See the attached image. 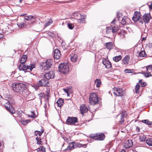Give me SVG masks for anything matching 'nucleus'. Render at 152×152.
I'll return each instance as SVG.
<instances>
[{"instance_id":"a211bd4d","label":"nucleus","mask_w":152,"mask_h":152,"mask_svg":"<svg viewBox=\"0 0 152 152\" xmlns=\"http://www.w3.org/2000/svg\"><path fill=\"white\" fill-rule=\"evenodd\" d=\"M127 115V113L125 111H122L121 120L119 121L120 124L124 122V118L126 117Z\"/></svg>"},{"instance_id":"e433bc0d","label":"nucleus","mask_w":152,"mask_h":152,"mask_svg":"<svg viewBox=\"0 0 152 152\" xmlns=\"http://www.w3.org/2000/svg\"><path fill=\"white\" fill-rule=\"evenodd\" d=\"M120 37L123 39L125 37V32L124 30L121 31L119 32Z\"/></svg>"},{"instance_id":"a878e982","label":"nucleus","mask_w":152,"mask_h":152,"mask_svg":"<svg viewBox=\"0 0 152 152\" xmlns=\"http://www.w3.org/2000/svg\"><path fill=\"white\" fill-rule=\"evenodd\" d=\"M4 106L5 107L7 110L10 111V102L8 100H6L5 103L4 104Z\"/></svg>"},{"instance_id":"6e6552de","label":"nucleus","mask_w":152,"mask_h":152,"mask_svg":"<svg viewBox=\"0 0 152 152\" xmlns=\"http://www.w3.org/2000/svg\"><path fill=\"white\" fill-rule=\"evenodd\" d=\"M118 29V27L114 25L113 26H111L107 28L106 33L107 34H112L116 32Z\"/></svg>"},{"instance_id":"13d9d810","label":"nucleus","mask_w":152,"mask_h":152,"mask_svg":"<svg viewBox=\"0 0 152 152\" xmlns=\"http://www.w3.org/2000/svg\"><path fill=\"white\" fill-rule=\"evenodd\" d=\"M3 37V35L2 34H0V39L2 38Z\"/></svg>"},{"instance_id":"473e14b6","label":"nucleus","mask_w":152,"mask_h":152,"mask_svg":"<svg viewBox=\"0 0 152 152\" xmlns=\"http://www.w3.org/2000/svg\"><path fill=\"white\" fill-rule=\"evenodd\" d=\"M53 23V20L50 19H49L45 23V26L46 27L50 25Z\"/></svg>"},{"instance_id":"c9c22d12","label":"nucleus","mask_w":152,"mask_h":152,"mask_svg":"<svg viewBox=\"0 0 152 152\" xmlns=\"http://www.w3.org/2000/svg\"><path fill=\"white\" fill-rule=\"evenodd\" d=\"M139 140L141 142H145V136L144 135H140L139 137Z\"/></svg>"},{"instance_id":"0e129e2a","label":"nucleus","mask_w":152,"mask_h":152,"mask_svg":"<svg viewBox=\"0 0 152 152\" xmlns=\"http://www.w3.org/2000/svg\"><path fill=\"white\" fill-rule=\"evenodd\" d=\"M114 22H115V20H113V21H112V22L111 23V24H112V23H113V24H114Z\"/></svg>"},{"instance_id":"37998d69","label":"nucleus","mask_w":152,"mask_h":152,"mask_svg":"<svg viewBox=\"0 0 152 152\" xmlns=\"http://www.w3.org/2000/svg\"><path fill=\"white\" fill-rule=\"evenodd\" d=\"M140 87V85L139 84H137L135 87V92L136 93H137L139 91V89Z\"/></svg>"},{"instance_id":"79ce46f5","label":"nucleus","mask_w":152,"mask_h":152,"mask_svg":"<svg viewBox=\"0 0 152 152\" xmlns=\"http://www.w3.org/2000/svg\"><path fill=\"white\" fill-rule=\"evenodd\" d=\"M142 122L147 125H151L152 124L151 122L149 121L148 120H143Z\"/></svg>"},{"instance_id":"f704fd0d","label":"nucleus","mask_w":152,"mask_h":152,"mask_svg":"<svg viewBox=\"0 0 152 152\" xmlns=\"http://www.w3.org/2000/svg\"><path fill=\"white\" fill-rule=\"evenodd\" d=\"M142 74L144 76L146 77H148L150 76H151L152 75L151 74L150 72H141Z\"/></svg>"},{"instance_id":"f03ea898","label":"nucleus","mask_w":152,"mask_h":152,"mask_svg":"<svg viewBox=\"0 0 152 152\" xmlns=\"http://www.w3.org/2000/svg\"><path fill=\"white\" fill-rule=\"evenodd\" d=\"M59 71L61 72L66 73L69 70L68 64L67 63H64L60 64L58 67Z\"/></svg>"},{"instance_id":"6e6d98bb","label":"nucleus","mask_w":152,"mask_h":152,"mask_svg":"<svg viewBox=\"0 0 152 152\" xmlns=\"http://www.w3.org/2000/svg\"><path fill=\"white\" fill-rule=\"evenodd\" d=\"M148 5L149 6L150 9L152 10V2L150 4H149V3H148Z\"/></svg>"},{"instance_id":"a19ab883","label":"nucleus","mask_w":152,"mask_h":152,"mask_svg":"<svg viewBox=\"0 0 152 152\" xmlns=\"http://www.w3.org/2000/svg\"><path fill=\"white\" fill-rule=\"evenodd\" d=\"M10 113L12 115L15 114V109L14 107L11 106H10Z\"/></svg>"},{"instance_id":"72a5a7b5","label":"nucleus","mask_w":152,"mask_h":152,"mask_svg":"<svg viewBox=\"0 0 152 152\" xmlns=\"http://www.w3.org/2000/svg\"><path fill=\"white\" fill-rule=\"evenodd\" d=\"M146 143L149 146H152V139L148 138L146 140Z\"/></svg>"},{"instance_id":"f8f14e48","label":"nucleus","mask_w":152,"mask_h":152,"mask_svg":"<svg viewBox=\"0 0 152 152\" xmlns=\"http://www.w3.org/2000/svg\"><path fill=\"white\" fill-rule=\"evenodd\" d=\"M55 76L54 72L53 71H50L46 73L44 76L46 79L49 80L53 78Z\"/></svg>"},{"instance_id":"603ef678","label":"nucleus","mask_w":152,"mask_h":152,"mask_svg":"<svg viewBox=\"0 0 152 152\" xmlns=\"http://www.w3.org/2000/svg\"><path fill=\"white\" fill-rule=\"evenodd\" d=\"M33 87H34V88L36 89L37 90L39 88V85H34L32 86Z\"/></svg>"},{"instance_id":"3c124183","label":"nucleus","mask_w":152,"mask_h":152,"mask_svg":"<svg viewBox=\"0 0 152 152\" xmlns=\"http://www.w3.org/2000/svg\"><path fill=\"white\" fill-rule=\"evenodd\" d=\"M17 25L19 27L21 28L24 27V24L23 23H18Z\"/></svg>"},{"instance_id":"c03bdc74","label":"nucleus","mask_w":152,"mask_h":152,"mask_svg":"<svg viewBox=\"0 0 152 152\" xmlns=\"http://www.w3.org/2000/svg\"><path fill=\"white\" fill-rule=\"evenodd\" d=\"M31 113L32 114V115H28V116L29 117H31L32 118H36V116L34 114V112L33 111H31Z\"/></svg>"},{"instance_id":"39448f33","label":"nucleus","mask_w":152,"mask_h":152,"mask_svg":"<svg viewBox=\"0 0 152 152\" xmlns=\"http://www.w3.org/2000/svg\"><path fill=\"white\" fill-rule=\"evenodd\" d=\"M53 60L51 59L47 60L45 62L43 63L42 65V69L44 70L49 69L52 65Z\"/></svg>"},{"instance_id":"393cba45","label":"nucleus","mask_w":152,"mask_h":152,"mask_svg":"<svg viewBox=\"0 0 152 152\" xmlns=\"http://www.w3.org/2000/svg\"><path fill=\"white\" fill-rule=\"evenodd\" d=\"M27 60V56L26 55H23L21 58L20 60L21 63H24Z\"/></svg>"},{"instance_id":"0eeeda50","label":"nucleus","mask_w":152,"mask_h":152,"mask_svg":"<svg viewBox=\"0 0 152 152\" xmlns=\"http://www.w3.org/2000/svg\"><path fill=\"white\" fill-rule=\"evenodd\" d=\"M91 137L93 139L102 140L104 139L105 135L103 134H94L91 135Z\"/></svg>"},{"instance_id":"6ab92c4d","label":"nucleus","mask_w":152,"mask_h":152,"mask_svg":"<svg viewBox=\"0 0 152 152\" xmlns=\"http://www.w3.org/2000/svg\"><path fill=\"white\" fill-rule=\"evenodd\" d=\"M20 16H24V18L27 20H29L33 19H34L35 18V17L34 16L32 15H27V14H23Z\"/></svg>"},{"instance_id":"bf43d9fd","label":"nucleus","mask_w":152,"mask_h":152,"mask_svg":"<svg viewBox=\"0 0 152 152\" xmlns=\"http://www.w3.org/2000/svg\"><path fill=\"white\" fill-rule=\"evenodd\" d=\"M38 95L39 97H42L43 96V95L42 93L39 94Z\"/></svg>"},{"instance_id":"338daca9","label":"nucleus","mask_w":152,"mask_h":152,"mask_svg":"<svg viewBox=\"0 0 152 152\" xmlns=\"http://www.w3.org/2000/svg\"><path fill=\"white\" fill-rule=\"evenodd\" d=\"M121 15V14L119 13L118 14V15Z\"/></svg>"},{"instance_id":"7ed1b4c3","label":"nucleus","mask_w":152,"mask_h":152,"mask_svg":"<svg viewBox=\"0 0 152 152\" xmlns=\"http://www.w3.org/2000/svg\"><path fill=\"white\" fill-rule=\"evenodd\" d=\"M23 86L21 83H13L11 86L12 89L14 91L20 93L23 90V88L22 86Z\"/></svg>"},{"instance_id":"58836bf2","label":"nucleus","mask_w":152,"mask_h":152,"mask_svg":"<svg viewBox=\"0 0 152 152\" xmlns=\"http://www.w3.org/2000/svg\"><path fill=\"white\" fill-rule=\"evenodd\" d=\"M145 52L144 50H141L139 53V56L140 57H144L146 56Z\"/></svg>"},{"instance_id":"c85d7f7f","label":"nucleus","mask_w":152,"mask_h":152,"mask_svg":"<svg viewBox=\"0 0 152 152\" xmlns=\"http://www.w3.org/2000/svg\"><path fill=\"white\" fill-rule=\"evenodd\" d=\"M95 84L96 85V87H99L101 84L100 80L98 79H96L95 81Z\"/></svg>"},{"instance_id":"de8ad7c7","label":"nucleus","mask_w":152,"mask_h":152,"mask_svg":"<svg viewBox=\"0 0 152 152\" xmlns=\"http://www.w3.org/2000/svg\"><path fill=\"white\" fill-rule=\"evenodd\" d=\"M67 26L70 29H72L74 27V25L73 24L71 23H69L67 24Z\"/></svg>"},{"instance_id":"b1692460","label":"nucleus","mask_w":152,"mask_h":152,"mask_svg":"<svg viewBox=\"0 0 152 152\" xmlns=\"http://www.w3.org/2000/svg\"><path fill=\"white\" fill-rule=\"evenodd\" d=\"M105 46L106 48L110 50L112 48L113 44L112 42H109L105 44Z\"/></svg>"},{"instance_id":"69168bd1","label":"nucleus","mask_w":152,"mask_h":152,"mask_svg":"<svg viewBox=\"0 0 152 152\" xmlns=\"http://www.w3.org/2000/svg\"><path fill=\"white\" fill-rule=\"evenodd\" d=\"M120 152H125V151L124 150H122Z\"/></svg>"},{"instance_id":"1a4fd4ad","label":"nucleus","mask_w":152,"mask_h":152,"mask_svg":"<svg viewBox=\"0 0 152 152\" xmlns=\"http://www.w3.org/2000/svg\"><path fill=\"white\" fill-rule=\"evenodd\" d=\"M151 18V17L149 14H145L141 18L140 22L142 23H148Z\"/></svg>"},{"instance_id":"49530a36","label":"nucleus","mask_w":152,"mask_h":152,"mask_svg":"<svg viewBox=\"0 0 152 152\" xmlns=\"http://www.w3.org/2000/svg\"><path fill=\"white\" fill-rule=\"evenodd\" d=\"M36 139L37 141V144L39 145H42V142L41 141V139L39 137L38 138L37 137L36 138Z\"/></svg>"},{"instance_id":"09e8293b","label":"nucleus","mask_w":152,"mask_h":152,"mask_svg":"<svg viewBox=\"0 0 152 152\" xmlns=\"http://www.w3.org/2000/svg\"><path fill=\"white\" fill-rule=\"evenodd\" d=\"M125 72L126 73H132L133 70L132 69H126Z\"/></svg>"},{"instance_id":"412c9836","label":"nucleus","mask_w":152,"mask_h":152,"mask_svg":"<svg viewBox=\"0 0 152 152\" xmlns=\"http://www.w3.org/2000/svg\"><path fill=\"white\" fill-rule=\"evenodd\" d=\"M77 56L76 54H72L70 56L71 61L74 62H75L77 61Z\"/></svg>"},{"instance_id":"5701e85b","label":"nucleus","mask_w":152,"mask_h":152,"mask_svg":"<svg viewBox=\"0 0 152 152\" xmlns=\"http://www.w3.org/2000/svg\"><path fill=\"white\" fill-rule=\"evenodd\" d=\"M75 144V143L74 142H72L70 143L68 147L66 149V150H72L74 148V145Z\"/></svg>"},{"instance_id":"ddd939ff","label":"nucleus","mask_w":152,"mask_h":152,"mask_svg":"<svg viewBox=\"0 0 152 152\" xmlns=\"http://www.w3.org/2000/svg\"><path fill=\"white\" fill-rule=\"evenodd\" d=\"M49 83V82L48 80L42 79L39 81L38 84L40 86L48 87L49 86L48 85Z\"/></svg>"},{"instance_id":"2eb2a0df","label":"nucleus","mask_w":152,"mask_h":152,"mask_svg":"<svg viewBox=\"0 0 152 152\" xmlns=\"http://www.w3.org/2000/svg\"><path fill=\"white\" fill-rule=\"evenodd\" d=\"M133 145L132 140H128L125 143L124 146L125 148H127L132 147Z\"/></svg>"},{"instance_id":"2f4dec72","label":"nucleus","mask_w":152,"mask_h":152,"mask_svg":"<svg viewBox=\"0 0 152 152\" xmlns=\"http://www.w3.org/2000/svg\"><path fill=\"white\" fill-rule=\"evenodd\" d=\"M86 18L85 15H81L80 18L79 20V22L80 23H83L85 21V19Z\"/></svg>"},{"instance_id":"680f3d73","label":"nucleus","mask_w":152,"mask_h":152,"mask_svg":"<svg viewBox=\"0 0 152 152\" xmlns=\"http://www.w3.org/2000/svg\"><path fill=\"white\" fill-rule=\"evenodd\" d=\"M17 0L18 1H19L20 3H21L22 1V0Z\"/></svg>"},{"instance_id":"9b49d317","label":"nucleus","mask_w":152,"mask_h":152,"mask_svg":"<svg viewBox=\"0 0 152 152\" xmlns=\"http://www.w3.org/2000/svg\"><path fill=\"white\" fill-rule=\"evenodd\" d=\"M140 14L138 12H135L134 15L133 17L132 20L135 22L139 21L140 22L141 17H140Z\"/></svg>"},{"instance_id":"bb28decb","label":"nucleus","mask_w":152,"mask_h":152,"mask_svg":"<svg viewBox=\"0 0 152 152\" xmlns=\"http://www.w3.org/2000/svg\"><path fill=\"white\" fill-rule=\"evenodd\" d=\"M64 103V100L63 99L60 98L56 102V103L58 104V106L59 107H61L63 105Z\"/></svg>"},{"instance_id":"4d7b16f0","label":"nucleus","mask_w":152,"mask_h":152,"mask_svg":"<svg viewBox=\"0 0 152 152\" xmlns=\"http://www.w3.org/2000/svg\"><path fill=\"white\" fill-rule=\"evenodd\" d=\"M146 85V83L145 82H143L141 83V86L142 87L145 86Z\"/></svg>"},{"instance_id":"cd10ccee","label":"nucleus","mask_w":152,"mask_h":152,"mask_svg":"<svg viewBox=\"0 0 152 152\" xmlns=\"http://www.w3.org/2000/svg\"><path fill=\"white\" fill-rule=\"evenodd\" d=\"M37 150V152H46L45 148L43 146L40 147Z\"/></svg>"},{"instance_id":"9d476101","label":"nucleus","mask_w":152,"mask_h":152,"mask_svg":"<svg viewBox=\"0 0 152 152\" xmlns=\"http://www.w3.org/2000/svg\"><path fill=\"white\" fill-rule=\"evenodd\" d=\"M113 93L117 96H121L123 94L122 89L120 88H114L113 89Z\"/></svg>"},{"instance_id":"052dcab7","label":"nucleus","mask_w":152,"mask_h":152,"mask_svg":"<svg viewBox=\"0 0 152 152\" xmlns=\"http://www.w3.org/2000/svg\"><path fill=\"white\" fill-rule=\"evenodd\" d=\"M148 46L150 47H152V44H151V43H149L148 44Z\"/></svg>"},{"instance_id":"8fccbe9b","label":"nucleus","mask_w":152,"mask_h":152,"mask_svg":"<svg viewBox=\"0 0 152 152\" xmlns=\"http://www.w3.org/2000/svg\"><path fill=\"white\" fill-rule=\"evenodd\" d=\"M17 17L16 16H11L10 17V21H13L14 20H15L17 19Z\"/></svg>"},{"instance_id":"5fc2aeb1","label":"nucleus","mask_w":152,"mask_h":152,"mask_svg":"<svg viewBox=\"0 0 152 152\" xmlns=\"http://www.w3.org/2000/svg\"><path fill=\"white\" fill-rule=\"evenodd\" d=\"M136 130L137 132L138 133L140 131V129L139 127L138 126L136 127Z\"/></svg>"},{"instance_id":"f3484780","label":"nucleus","mask_w":152,"mask_h":152,"mask_svg":"<svg viewBox=\"0 0 152 152\" xmlns=\"http://www.w3.org/2000/svg\"><path fill=\"white\" fill-rule=\"evenodd\" d=\"M80 111L81 114H83L88 111L86 106L85 104H82L80 105Z\"/></svg>"},{"instance_id":"ea45409f","label":"nucleus","mask_w":152,"mask_h":152,"mask_svg":"<svg viewBox=\"0 0 152 152\" xmlns=\"http://www.w3.org/2000/svg\"><path fill=\"white\" fill-rule=\"evenodd\" d=\"M44 131L43 130H41V131H36L35 132V133L36 135L37 136L38 135L39 136H40L42 133Z\"/></svg>"},{"instance_id":"e2e57ef3","label":"nucleus","mask_w":152,"mask_h":152,"mask_svg":"<svg viewBox=\"0 0 152 152\" xmlns=\"http://www.w3.org/2000/svg\"><path fill=\"white\" fill-rule=\"evenodd\" d=\"M146 39V38L145 37H143L142 38V41L143 40H145V39Z\"/></svg>"},{"instance_id":"4c0bfd02","label":"nucleus","mask_w":152,"mask_h":152,"mask_svg":"<svg viewBox=\"0 0 152 152\" xmlns=\"http://www.w3.org/2000/svg\"><path fill=\"white\" fill-rule=\"evenodd\" d=\"M20 121L22 124L25 125L27 123L29 122L30 121L29 120H24V119H21Z\"/></svg>"},{"instance_id":"4468645a","label":"nucleus","mask_w":152,"mask_h":152,"mask_svg":"<svg viewBox=\"0 0 152 152\" xmlns=\"http://www.w3.org/2000/svg\"><path fill=\"white\" fill-rule=\"evenodd\" d=\"M61 54L60 50L58 49H55L54 52V58L58 59L61 57Z\"/></svg>"},{"instance_id":"dca6fc26","label":"nucleus","mask_w":152,"mask_h":152,"mask_svg":"<svg viewBox=\"0 0 152 152\" xmlns=\"http://www.w3.org/2000/svg\"><path fill=\"white\" fill-rule=\"evenodd\" d=\"M103 64L105 66L106 68L109 69L111 67V63L105 59H103L102 61Z\"/></svg>"},{"instance_id":"774afa93","label":"nucleus","mask_w":152,"mask_h":152,"mask_svg":"<svg viewBox=\"0 0 152 152\" xmlns=\"http://www.w3.org/2000/svg\"><path fill=\"white\" fill-rule=\"evenodd\" d=\"M141 81H140V80L139 81V83H140L141 82Z\"/></svg>"},{"instance_id":"f257e3e1","label":"nucleus","mask_w":152,"mask_h":152,"mask_svg":"<svg viewBox=\"0 0 152 152\" xmlns=\"http://www.w3.org/2000/svg\"><path fill=\"white\" fill-rule=\"evenodd\" d=\"M35 68L34 65L31 64L28 66L26 65L24 63H21L19 66V69L20 70H23L24 72L27 70L28 72H30Z\"/></svg>"},{"instance_id":"c756f323","label":"nucleus","mask_w":152,"mask_h":152,"mask_svg":"<svg viewBox=\"0 0 152 152\" xmlns=\"http://www.w3.org/2000/svg\"><path fill=\"white\" fill-rule=\"evenodd\" d=\"M122 58V56L121 55H119L117 56L114 57L113 58V60L115 62H118Z\"/></svg>"},{"instance_id":"7c9ffc66","label":"nucleus","mask_w":152,"mask_h":152,"mask_svg":"<svg viewBox=\"0 0 152 152\" xmlns=\"http://www.w3.org/2000/svg\"><path fill=\"white\" fill-rule=\"evenodd\" d=\"M75 144L76 147H84V148L86 147V144H83L80 143L79 142L75 143Z\"/></svg>"},{"instance_id":"20e7f679","label":"nucleus","mask_w":152,"mask_h":152,"mask_svg":"<svg viewBox=\"0 0 152 152\" xmlns=\"http://www.w3.org/2000/svg\"><path fill=\"white\" fill-rule=\"evenodd\" d=\"M89 101L90 103L92 105H95L97 103L99 100L97 94L95 93H91L89 97Z\"/></svg>"},{"instance_id":"423d86ee","label":"nucleus","mask_w":152,"mask_h":152,"mask_svg":"<svg viewBox=\"0 0 152 152\" xmlns=\"http://www.w3.org/2000/svg\"><path fill=\"white\" fill-rule=\"evenodd\" d=\"M77 118L76 117H68L66 121V124L69 125H74L77 122Z\"/></svg>"},{"instance_id":"4be33fe9","label":"nucleus","mask_w":152,"mask_h":152,"mask_svg":"<svg viewBox=\"0 0 152 152\" xmlns=\"http://www.w3.org/2000/svg\"><path fill=\"white\" fill-rule=\"evenodd\" d=\"M130 57L126 55L123 58V62L124 64H129V61Z\"/></svg>"},{"instance_id":"aec40b11","label":"nucleus","mask_w":152,"mask_h":152,"mask_svg":"<svg viewBox=\"0 0 152 152\" xmlns=\"http://www.w3.org/2000/svg\"><path fill=\"white\" fill-rule=\"evenodd\" d=\"M130 21L129 19L127 17H124L121 21V24L125 25L126 24L129 23V22Z\"/></svg>"},{"instance_id":"864d4df0","label":"nucleus","mask_w":152,"mask_h":152,"mask_svg":"<svg viewBox=\"0 0 152 152\" xmlns=\"http://www.w3.org/2000/svg\"><path fill=\"white\" fill-rule=\"evenodd\" d=\"M63 90L65 91V92H66L67 94V96H69V95L68 93V90L65 89H63Z\"/></svg>"},{"instance_id":"a18cd8bd","label":"nucleus","mask_w":152,"mask_h":152,"mask_svg":"<svg viewBox=\"0 0 152 152\" xmlns=\"http://www.w3.org/2000/svg\"><path fill=\"white\" fill-rule=\"evenodd\" d=\"M152 66L149 65L146 67L147 71L148 72H150L152 71Z\"/></svg>"}]
</instances>
